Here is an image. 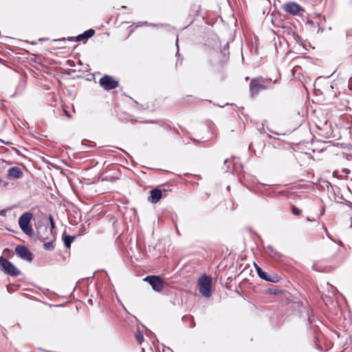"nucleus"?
I'll return each instance as SVG.
<instances>
[{"label":"nucleus","instance_id":"30","mask_svg":"<svg viewBox=\"0 0 352 352\" xmlns=\"http://www.w3.org/2000/svg\"><path fill=\"white\" fill-rule=\"evenodd\" d=\"M307 220L308 221H312V220H311L309 217H307Z\"/></svg>","mask_w":352,"mask_h":352},{"label":"nucleus","instance_id":"12","mask_svg":"<svg viewBox=\"0 0 352 352\" xmlns=\"http://www.w3.org/2000/svg\"><path fill=\"white\" fill-rule=\"evenodd\" d=\"M162 190L158 188H154L150 191V197L148 200L153 203H157L162 198Z\"/></svg>","mask_w":352,"mask_h":352},{"label":"nucleus","instance_id":"22","mask_svg":"<svg viewBox=\"0 0 352 352\" xmlns=\"http://www.w3.org/2000/svg\"><path fill=\"white\" fill-rule=\"evenodd\" d=\"M269 292L272 294H279L281 293V291L277 289H269Z\"/></svg>","mask_w":352,"mask_h":352},{"label":"nucleus","instance_id":"1","mask_svg":"<svg viewBox=\"0 0 352 352\" xmlns=\"http://www.w3.org/2000/svg\"><path fill=\"white\" fill-rule=\"evenodd\" d=\"M276 81V80L272 81V79H265L263 78L252 79L250 83V91L251 95H256L261 90L272 87V85Z\"/></svg>","mask_w":352,"mask_h":352},{"label":"nucleus","instance_id":"2","mask_svg":"<svg viewBox=\"0 0 352 352\" xmlns=\"http://www.w3.org/2000/svg\"><path fill=\"white\" fill-rule=\"evenodd\" d=\"M50 222V228L49 229L46 225H40L36 228L37 237L41 241H45V239H54L53 230L55 228V223L52 215L49 216Z\"/></svg>","mask_w":352,"mask_h":352},{"label":"nucleus","instance_id":"16","mask_svg":"<svg viewBox=\"0 0 352 352\" xmlns=\"http://www.w3.org/2000/svg\"><path fill=\"white\" fill-rule=\"evenodd\" d=\"M201 6L199 5H193L190 9V14L197 16L200 12Z\"/></svg>","mask_w":352,"mask_h":352},{"label":"nucleus","instance_id":"3","mask_svg":"<svg viewBox=\"0 0 352 352\" xmlns=\"http://www.w3.org/2000/svg\"><path fill=\"white\" fill-rule=\"evenodd\" d=\"M33 217L32 213L25 212L23 213L19 218V226L21 230L30 237L35 235V232L30 224V221Z\"/></svg>","mask_w":352,"mask_h":352},{"label":"nucleus","instance_id":"23","mask_svg":"<svg viewBox=\"0 0 352 352\" xmlns=\"http://www.w3.org/2000/svg\"><path fill=\"white\" fill-rule=\"evenodd\" d=\"M307 315H308V321H309V322L310 324L313 323L315 321V317L314 316H311L308 311H307Z\"/></svg>","mask_w":352,"mask_h":352},{"label":"nucleus","instance_id":"24","mask_svg":"<svg viewBox=\"0 0 352 352\" xmlns=\"http://www.w3.org/2000/svg\"><path fill=\"white\" fill-rule=\"evenodd\" d=\"M254 265H255V267H256V270L257 274H258V276H260L261 272H263L264 271L260 267L257 266L255 263H254Z\"/></svg>","mask_w":352,"mask_h":352},{"label":"nucleus","instance_id":"14","mask_svg":"<svg viewBox=\"0 0 352 352\" xmlns=\"http://www.w3.org/2000/svg\"><path fill=\"white\" fill-rule=\"evenodd\" d=\"M267 252L270 256L274 258H277L278 257H279V253L277 252L272 246L268 245L267 247Z\"/></svg>","mask_w":352,"mask_h":352},{"label":"nucleus","instance_id":"33","mask_svg":"<svg viewBox=\"0 0 352 352\" xmlns=\"http://www.w3.org/2000/svg\"><path fill=\"white\" fill-rule=\"evenodd\" d=\"M43 234H47V233L45 231H43Z\"/></svg>","mask_w":352,"mask_h":352},{"label":"nucleus","instance_id":"21","mask_svg":"<svg viewBox=\"0 0 352 352\" xmlns=\"http://www.w3.org/2000/svg\"><path fill=\"white\" fill-rule=\"evenodd\" d=\"M267 282L277 283L278 282V278L276 276L270 275Z\"/></svg>","mask_w":352,"mask_h":352},{"label":"nucleus","instance_id":"8","mask_svg":"<svg viewBox=\"0 0 352 352\" xmlns=\"http://www.w3.org/2000/svg\"><path fill=\"white\" fill-rule=\"evenodd\" d=\"M16 254L21 259L31 262L33 260V254L25 245H18L15 248Z\"/></svg>","mask_w":352,"mask_h":352},{"label":"nucleus","instance_id":"28","mask_svg":"<svg viewBox=\"0 0 352 352\" xmlns=\"http://www.w3.org/2000/svg\"><path fill=\"white\" fill-rule=\"evenodd\" d=\"M229 162L228 159L224 160V164L226 165Z\"/></svg>","mask_w":352,"mask_h":352},{"label":"nucleus","instance_id":"18","mask_svg":"<svg viewBox=\"0 0 352 352\" xmlns=\"http://www.w3.org/2000/svg\"><path fill=\"white\" fill-rule=\"evenodd\" d=\"M136 340L139 344H141L142 341L144 340V336L142 332L139 330H138L136 334H135Z\"/></svg>","mask_w":352,"mask_h":352},{"label":"nucleus","instance_id":"4","mask_svg":"<svg viewBox=\"0 0 352 352\" xmlns=\"http://www.w3.org/2000/svg\"><path fill=\"white\" fill-rule=\"evenodd\" d=\"M199 292L203 296L209 298L212 294V278L206 274L202 275L198 280Z\"/></svg>","mask_w":352,"mask_h":352},{"label":"nucleus","instance_id":"15","mask_svg":"<svg viewBox=\"0 0 352 352\" xmlns=\"http://www.w3.org/2000/svg\"><path fill=\"white\" fill-rule=\"evenodd\" d=\"M185 322H189L190 323V328H193L195 327L196 324H195V322L194 320V318L193 316H184L183 318Z\"/></svg>","mask_w":352,"mask_h":352},{"label":"nucleus","instance_id":"13","mask_svg":"<svg viewBox=\"0 0 352 352\" xmlns=\"http://www.w3.org/2000/svg\"><path fill=\"white\" fill-rule=\"evenodd\" d=\"M62 237L64 242V245L67 248H70L72 243L74 241L76 238L75 236H70L65 234H63Z\"/></svg>","mask_w":352,"mask_h":352},{"label":"nucleus","instance_id":"31","mask_svg":"<svg viewBox=\"0 0 352 352\" xmlns=\"http://www.w3.org/2000/svg\"><path fill=\"white\" fill-rule=\"evenodd\" d=\"M126 6H122V9H126Z\"/></svg>","mask_w":352,"mask_h":352},{"label":"nucleus","instance_id":"7","mask_svg":"<svg viewBox=\"0 0 352 352\" xmlns=\"http://www.w3.org/2000/svg\"><path fill=\"white\" fill-rule=\"evenodd\" d=\"M99 84L104 90L107 91L113 89L119 85L118 81L115 80L113 77L109 75H104L102 76L99 80Z\"/></svg>","mask_w":352,"mask_h":352},{"label":"nucleus","instance_id":"27","mask_svg":"<svg viewBox=\"0 0 352 352\" xmlns=\"http://www.w3.org/2000/svg\"><path fill=\"white\" fill-rule=\"evenodd\" d=\"M65 115H66L68 118H70V117H71L70 114H69V113H68V111H67L66 110H65Z\"/></svg>","mask_w":352,"mask_h":352},{"label":"nucleus","instance_id":"34","mask_svg":"<svg viewBox=\"0 0 352 352\" xmlns=\"http://www.w3.org/2000/svg\"><path fill=\"white\" fill-rule=\"evenodd\" d=\"M351 3H352V0H351Z\"/></svg>","mask_w":352,"mask_h":352},{"label":"nucleus","instance_id":"26","mask_svg":"<svg viewBox=\"0 0 352 352\" xmlns=\"http://www.w3.org/2000/svg\"><path fill=\"white\" fill-rule=\"evenodd\" d=\"M176 45H177V54L176 55H179V46H178V38H177V41H176Z\"/></svg>","mask_w":352,"mask_h":352},{"label":"nucleus","instance_id":"9","mask_svg":"<svg viewBox=\"0 0 352 352\" xmlns=\"http://www.w3.org/2000/svg\"><path fill=\"white\" fill-rule=\"evenodd\" d=\"M95 34V30L93 29H89L84 32L83 33L78 34L76 37H69L67 38L68 41H82L85 39H88L91 37H92Z\"/></svg>","mask_w":352,"mask_h":352},{"label":"nucleus","instance_id":"6","mask_svg":"<svg viewBox=\"0 0 352 352\" xmlns=\"http://www.w3.org/2000/svg\"><path fill=\"white\" fill-rule=\"evenodd\" d=\"M155 292H161L164 286V281L159 276H147L144 278Z\"/></svg>","mask_w":352,"mask_h":352},{"label":"nucleus","instance_id":"19","mask_svg":"<svg viewBox=\"0 0 352 352\" xmlns=\"http://www.w3.org/2000/svg\"><path fill=\"white\" fill-rule=\"evenodd\" d=\"M292 212L294 215L299 216L301 214V210L296 207L295 206H292Z\"/></svg>","mask_w":352,"mask_h":352},{"label":"nucleus","instance_id":"29","mask_svg":"<svg viewBox=\"0 0 352 352\" xmlns=\"http://www.w3.org/2000/svg\"><path fill=\"white\" fill-rule=\"evenodd\" d=\"M351 225H350V227L352 228V217H351Z\"/></svg>","mask_w":352,"mask_h":352},{"label":"nucleus","instance_id":"10","mask_svg":"<svg viewBox=\"0 0 352 352\" xmlns=\"http://www.w3.org/2000/svg\"><path fill=\"white\" fill-rule=\"evenodd\" d=\"M23 177V171L17 166L11 167L8 170V177L9 179H20Z\"/></svg>","mask_w":352,"mask_h":352},{"label":"nucleus","instance_id":"32","mask_svg":"<svg viewBox=\"0 0 352 352\" xmlns=\"http://www.w3.org/2000/svg\"><path fill=\"white\" fill-rule=\"evenodd\" d=\"M167 350L169 351L170 352H171V349L170 348H167Z\"/></svg>","mask_w":352,"mask_h":352},{"label":"nucleus","instance_id":"5","mask_svg":"<svg viewBox=\"0 0 352 352\" xmlns=\"http://www.w3.org/2000/svg\"><path fill=\"white\" fill-rule=\"evenodd\" d=\"M0 266L3 272L9 276L16 277L21 274V271L8 259L0 256Z\"/></svg>","mask_w":352,"mask_h":352},{"label":"nucleus","instance_id":"25","mask_svg":"<svg viewBox=\"0 0 352 352\" xmlns=\"http://www.w3.org/2000/svg\"><path fill=\"white\" fill-rule=\"evenodd\" d=\"M235 208H236V206H235L234 204L232 202L231 203V210L233 211L235 210Z\"/></svg>","mask_w":352,"mask_h":352},{"label":"nucleus","instance_id":"20","mask_svg":"<svg viewBox=\"0 0 352 352\" xmlns=\"http://www.w3.org/2000/svg\"><path fill=\"white\" fill-rule=\"evenodd\" d=\"M258 277L264 280L267 281L269 279V277H270V274H268L265 272H261V275Z\"/></svg>","mask_w":352,"mask_h":352},{"label":"nucleus","instance_id":"11","mask_svg":"<svg viewBox=\"0 0 352 352\" xmlns=\"http://www.w3.org/2000/svg\"><path fill=\"white\" fill-rule=\"evenodd\" d=\"M300 7L298 4L290 2L284 5V10L293 15L297 14L300 11Z\"/></svg>","mask_w":352,"mask_h":352},{"label":"nucleus","instance_id":"17","mask_svg":"<svg viewBox=\"0 0 352 352\" xmlns=\"http://www.w3.org/2000/svg\"><path fill=\"white\" fill-rule=\"evenodd\" d=\"M48 240H49L48 242L44 243V245H43L44 248L47 250H52L54 248V239H48Z\"/></svg>","mask_w":352,"mask_h":352}]
</instances>
